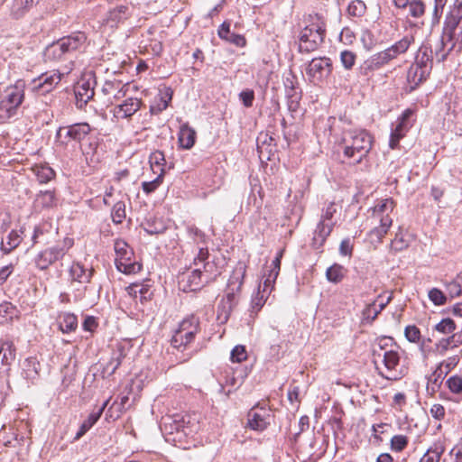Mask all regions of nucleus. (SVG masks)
I'll use <instances>...</instances> for the list:
<instances>
[{
  "instance_id": "bf43d9fd",
  "label": "nucleus",
  "mask_w": 462,
  "mask_h": 462,
  "mask_svg": "<svg viewBox=\"0 0 462 462\" xmlns=\"http://www.w3.org/2000/svg\"><path fill=\"white\" fill-rule=\"evenodd\" d=\"M429 299L437 306L444 305L447 301L446 295L437 288H432L429 291Z\"/></svg>"
},
{
  "instance_id": "37998d69",
  "label": "nucleus",
  "mask_w": 462,
  "mask_h": 462,
  "mask_svg": "<svg viewBox=\"0 0 462 462\" xmlns=\"http://www.w3.org/2000/svg\"><path fill=\"white\" fill-rule=\"evenodd\" d=\"M444 378L445 377L434 371L428 379L426 387L427 393L433 396L437 392H439Z\"/></svg>"
},
{
  "instance_id": "f704fd0d",
  "label": "nucleus",
  "mask_w": 462,
  "mask_h": 462,
  "mask_svg": "<svg viewBox=\"0 0 462 462\" xmlns=\"http://www.w3.org/2000/svg\"><path fill=\"white\" fill-rule=\"evenodd\" d=\"M174 425L176 430H181L186 436L192 435L199 430V423L195 420L191 421V418L188 415L182 416L180 420H174Z\"/></svg>"
},
{
  "instance_id": "412c9836",
  "label": "nucleus",
  "mask_w": 462,
  "mask_h": 462,
  "mask_svg": "<svg viewBox=\"0 0 462 462\" xmlns=\"http://www.w3.org/2000/svg\"><path fill=\"white\" fill-rule=\"evenodd\" d=\"M75 96L77 98V104L80 107L93 97L95 91L93 88V82L90 80L81 79L75 86Z\"/></svg>"
},
{
  "instance_id": "09e8293b",
  "label": "nucleus",
  "mask_w": 462,
  "mask_h": 462,
  "mask_svg": "<svg viewBox=\"0 0 462 462\" xmlns=\"http://www.w3.org/2000/svg\"><path fill=\"white\" fill-rule=\"evenodd\" d=\"M112 220L115 224H121L125 218V204L124 201H117L111 212Z\"/></svg>"
},
{
  "instance_id": "58836bf2",
  "label": "nucleus",
  "mask_w": 462,
  "mask_h": 462,
  "mask_svg": "<svg viewBox=\"0 0 462 462\" xmlns=\"http://www.w3.org/2000/svg\"><path fill=\"white\" fill-rule=\"evenodd\" d=\"M100 419V412H91L77 431L74 440L81 439Z\"/></svg>"
},
{
  "instance_id": "4c0bfd02",
  "label": "nucleus",
  "mask_w": 462,
  "mask_h": 462,
  "mask_svg": "<svg viewBox=\"0 0 462 462\" xmlns=\"http://www.w3.org/2000/svg\"><path fill=\"white\" fill-rule=\"evenodd\" d=\"M182 332H189V336L195 338V336L199 331V321L195 316H190L184 319L177 328Z\"/></svg>"
},
{
  "instance_id": "052dcab7",
  "label": "nucleus",
  "mask_w": 462,
  "mask_h": 462,
  "mask_svg": "<svg viewBox=\"0 0 462 462\" xmlns=\"http://www.w3.org/2000/svg\"><path fill=\"white\" fill-rule=\"evenodd\" d=\"M264 302H265V300L263 299V295H261L260 291H257V292L255 294H254L252 297L251 307H250L251 315L257 314V312L264 305Z\"/></svg>"
},
{
  "instance_id": "6e6d98bb",
  "label": "nucleus",
  "mask_w": 462,
  "mask_h": 462,
  "mask_svg": "<svg viewBox=\"0 0 462 462\" xmlns=\"http://www.w3.org/2000/svg\"><path fill=\"white\" fill-rule=\"evenodd\" d=\"M356 55L351 51H343L340 53V61L346 69H351L356 63Z\"/></svg>"
},
{
  "instance_id": "473e14b6",
  "label": "nucleus",
  "mask_w": 462,
  "mask_h": 462,
  "mask_svg": "<svg viewBox=\"0 0 462 462\" xmlns=\"http://www.w3.org/2000/svg\"><path fill=\"white\" fill-rule=\"evenodd\" d=\"M193 340L194 338L189 336V332L176 329L171 337V345L174 349L183 352Z\"/></svg>"
},
{
  "instance_id": "aec40b11",
  "label": "nucleus",
  "mask_w": 462,
  "mask_h": 462,
  "mask_svg": "<svg viewBox=\"0 0 462 462\" xmlns=\"http://www.w3.org/2000/svg\"><path fill=\"white\" fill-rule=\"evenodd\" d=\"M40 363L35 357H28L22 364V376L28 383L34 384L40 377Z\"/></svg>"
},
{
  "instance_id": "a211bd4d",
  "label": "nucleus",
  "mask_w": 462,
  "mask_h": 462,
  "mask_svg": "<svg viewBox=\"0 0 462 462\" xmlns=\"http://www.w3.org/2000/svg\"><path fill=\"white\" fill-rule=\"evenodd\" d=\"M142 100L136 97H130L125 99L123 103L117 105L114 108V116L117 119L130 118L140 108Z\"/></svg>"
},
{
  "instance_id": "5fc2aeb1",
  "label": "nucleus",
  "mask_w": 462,
  "mask_h": 462,
  "mask_svg": "<svg viewBox=\"0 0 462 462\" xmlns=\"http://www.w3.org/2000/svg\"><path fill=\"white\" fill-rule=\"evenodd\" d=\"M408 438L404 435H395L391 439V449L396 452L402 451L408 445Z\"/></svg>"
},
{
  "instance_id": "c85d7f7f",
  "label": "nucleus",
  "mask_w": 462,
  "mask_h": 462,
  "mask_svg": "<svg viewBox=\"0 0 462 462\" xmlns=\"http://www.w3.org/2000/svg\"><path fill=\"white\" fill-rule=\"evenodd\" d=\"M445 449L443 441L437 440L427 449L420 462H439Z\"/></svg>"
},
{
  "instance_id": "de8ad7c7",
  "label": "nucleus",
  "mask_w": 462,
  "mask_h": 462,
  "mask_svg": "<svg viewBox=\"0 0 462 462\" xmlns=\"http://www.w3.org/2000/svg\"><path fill=\"white\" fill-rule=\"evenodd\" d=\"M124 358L123 352L117 351L112 354L110 361L106 364L104 368V373H107L108 375L113 374L116 370L120 366L122 359Z\"/></svg>"
},
{
  "instance_id": "bb28decb",
  "label": "nucleus",
  "mask_w": 462,
  "mask_h": 462,
  "mask_svg": "<svg viewBox=\"0 0 462 462\" xmlns=\"http://www.w3.org/2000/svg\"><path fill=\"white\" fill-rule=\"evenodd\" d=\"M333 223H324V221L319 222L312 238L311 245L313 248L320 249L323 246L328 236L330 235L333 229Z\"/></svg>"
},
{
  "instance_id": "39448f33",
  "label": "nucleus",
  "mask_w": 462,
  "mask_h": 462,
  "mask_svg": "<svg viewBox=\"0 0 462 462\" xmlns=\"http://www.w3.org/2000/svg\"><path fill=\"white\" fill-rule=\"evenodd\" d=\"M325 32V23L321 17L318 14L310 15L300 33L299 51L307 53L316 51L323 42Z\"/></svg>"
},
{
  "instance_id": "2f4dec72",
  "label": "nucleus",
  "mask_w": 462,
  "mask_h": 462,
  "mask_svg": "<svg viewBox=\"0 0 462 462\" xmlns=\"http://www.w3.org/2000/svg\"><path fill=\"white\" fill-rule=\"evenodd\" d=\"M20 233L23 231L12 230L5 238H2L0 249L4 254L11 253L21 244L23 238Z\"/></svg>"
},
{
  "instance_id": "4468645a",
  "label": "nucleus",
  "mask_w": 462,
  "mask_h": 462,
  "mask_svg": "<svg viewBox=\"0 0 462 462\" xmlns=\"http://www.w3.org/2000/svg\"><path fill=\"white\" fill-rule=\"evenodd\" d=\"M91 131L92 128L88 123H76L68 126L60 127L57 131L56 137L60 138L64 133L65 137L80 142L88 135Z\"/></svg>"
},
{
  "instance_id": "1a4fd4ad",
  "label": "nucleus",
  "mask_w": 462,
  "mask_h": 462,
  "mask_svg": "<svg viewBox=\"0 0 462 462\" xmlns=\"http://www.w3.org/2000/svg\"><path fill=\"white\" fill-rule=\"evenodd\" d=\"M116 254V264L117 269L126 274L137 273L142 269V264L137 262H131L133 251L127 243L122 239H116L114 245Z\"/></svg>"
},
{
  "instance_id": "b1692460",
  "label": "nucleus",
  "mask_w": 462,
  "mask_h": 462,
  "mask_svg": "<svg viewBox=\"0 0 462 462\" xmlns=\"http://www.w3.org/2000/svg\"><path fill=\"white\" fill-rule=\"evenodd\" d=\"M461 19L462 16L459 15V13L450 11L447 14L442 30V35H444V39L453 41H456L457 39V36L456 35V31L458 27Z\"/></svg>"
},
{
  "instance_id": "9b49d317",
  "label": "nucleus",
  "mask_w": 462,
  "mask_h": 462,
  "mask_svg": "<svg viewBox=\"0 0 462 462\" xmlns=\"http://www.w3.org/2000/svg\"><path fill=\"white\" fill-rule=\"evenodd\" d=\"M413 115V110L408 108L402 112L398 117L396 125L392 129L389 146L395 149L402 138H403L410 128L412 126L411 116Z\"/></svg>"
},
{
  "instance_id": "9d476101",
  "label": "nucleus",
  "mask_w": 462,
  "mask_h": 462,
  "mask_svg": "<svg viewBox=\"0 0 462 462\" xmlns=\"http://www.w3.org/2000/svg\"><path fill=\"white\" fill-rule=\"evenodd\" d=\"M381 352H375L374 355L378 357H382L383 364L384 365V370H381L376 367L378 370V374L387 380H397L400 376V372L398 371V367L400 365L401 355L398 347L391 349H384L381 346Z\"/></svg>"
},
{
  "instance_id": "f8f14e48",
  "label": "nucleus",
  "mask_w": 462,
  "mask_h": 462,
  "mask_svg": "<svg viewBox=\"0 0 462 462\" xmlns=\"http://www.w3.org/2000/svg\"><path fill=\"white\" fill-rule=\"evenodd\" d=\"M248 426L254 430L263 431L271 423L272 414L265 407H254L248 412Z\"/></svg>"
},
{
  "instance_id": "ea45409f",
  "label": "nucleus",
  "mask_w": 462,
  "mask_h": 462,
  "mask_svg": "<svg viewBox=\"0 0 462 462\" xmlns=\"http://www.w3.org/2000/svg\"><path fill=\"white\" fill-rule=\"evenodd\" d=\"M459 356H453L443 360L435 369V372L446 377L459 363Z\"/></svg>"
},
{
  "instance_id": "423d86ee",
  "label": "nucleus",
  "mask_w": 462,
  "mask_h": 462,
  "mask_svg": "<svg viewBox=\"0 0 462 462\" xmlns=\"http://www.w3.org/2000/svg\"><path fill=\"white\" fill-rule=\"evenodd\" d=\"M86 41L87 36L84 32H73L50 44L45 49L44 56L46 60L52 61L63 60L68 54L79 50Z\"/></svg>"
},
{
  "instance_id": "864d4df0",
  "label": "nucleus",
  "mask_w": 462,
  "mask_h": 462,
  "mask_svg": "<svg viewBox=\"0 0 462 462\" xmlns=\"http://www.w3.org/2000/svg\"><path fill=\"white\" fill-rule=\"evenodd\" d=\"M448 390L455 394H462V376L452 375L446 381Z\"/></svg>"
},
{
  "instance_id": "c9c22d12",
  "label": "nucleus",
  "mask_w": 462,
  "mask_h": 462,
  "mask_svg": "<svg viewBox=\"0 0 462 462\" xmlns=\"http://www.w3.org/2000/svg\"><path fill=\"white\" fill-rule=\"evenodd\" d=\"M15 359V348L12 341H4L0 345V362L10 365Z\"/></svg>"
},
{
  "instance_id": "dca6fc26",
  "label": "nucleus",
  "mask_w": 462,
  "mask_h": 462,
  "mask_svg": "<svg viewBox=\"0 0 462 462\" xmlns=\"http://www.w3.org/2000/svg\"><path fill=\"white\" fill-rule=\"evenodd\" d=\"M62 74L59 71H51L42 74L33 80V89L42 94L52 90L61 80Z\"/></svg>"
},
{
  "instance_id": "cd10ccee",
  "label": "nucleus",
  "mask_w": 462,
  "mask_h": 462,
  "mask_svg": "<svg viewBox=\"0 0 462 462\" xmlns=\"http://www.w3.org/2000/svg\"><path fill=\"white\" fill-rule=\"evenodd\" d=\"M284 87L288 108L291 111H296L299 107L300 93L297 91L292 79L286 78Z\"/></svg>"
},
{
  "instance_id": "c03bdc74",
  "label": "nucleus",
  "mask_w": 462,
  "mask_h": 462,
  "mask_svg": "<svg viewBox=\"0 0 462 462\" xmlns=\"http://www.w3.org/2000/svg\"><path fill=\"white\" fill-rule=\"evenodd\" d=\"M345 272V268L342 265L335 263L327 269L326 277L329 282L338 283L344 278Z\"/></svg>"
},
{
  "instance_id": "69168bd1",
  "label": "nucleus",
  "mask_w": 462,
  "mask_h": 462,
  "mask_svg": "<svg viewBox=\"0 0 462 462\" xmlns=\"http://www.w3.org/2000/svg\"><path fill=\"white\" fill-rule=\"evenodd\" d=\"M446 4L447 3L434 2V9H433L432 20H431V23L433 26L439 23V20L443 14V9H444Z\"/></svg>"
},
{
  "instance_id": "6e6552de",
  "label": "nucleus",
  "mask_w": 462,
  "mask_h": 462,
  "mask_svg": "<svg viewBox=\"0 0 462 462\" xmlns=\"http://www.w3.org/2000/svg\"><path fill=\"white\" fill-rule=\"evenodd\" d=\"M73 245V239L66 237L61 244L40 252L34 258L36 267L42 271L47 270L55 262L61 260Z\"/></svg>"
},
{
  "instance_id": "338daca9",
  "label": "nucleus",
  "mask_w": 462,
  "mask_h": 462,
  "mask_svg": "<svg viewBox=\"0 0 462 462\" xmlns=\"http://www.w3.org/2000/svg\"><path fill=\"white\" fill-rule=\"evenodd\" d=\"M430 411L431 416L438 420H443L446 414L444 406L439 403L433 404Z\"/></svg>"
},
{
  "instance_id": "20e7f679",
  "label": "nucleus",
  "mask_w": 462,
  "mask_h": 462,
  "mask_svg": "<svg viewBox=\"0 0 462 462\" xmlns=\"http://www.w3.org/2000/svg\"><path fill=\"white\" fill-rule=\"evenodd\" d=\"M394 207L395 203L392 199H383L378 201V203L371 208L372 223L379 224V226H375L368 233V239L371 244L374 245L380 244L387 234L393 224V219L390 217V214L393 212Z\"/></svg>"
},
{
  "instance_id": "13d9d810",
  "label": "nucleus",
  "mask_w": 462,
  "mask_h": 462,
  "mask_svg": "<svg viewBox=\"0 0 462 462\" xmlns=\"http://www.w3.org/2000/svg\"><path fill=\"white\" fill-rule=\"evenodd\" d=\"M247 358V352L245 346H236L230 354V359L232 362L241 363Z\"/></svg>"
},
{
  "instance_id": "a19ab883",
  "label": "nucleus",
  "mask_w": 462,
  "mask_h": 462,
  "mask_svg": "<svg viewBox=\"0 0 462 462\" xmlns=\"http://www.w3.org/2000/svg\"><path fill=\"white\" fill-rule=\"evenodd\" d=\"M149 163L154 173L161 172L162 168L165 170L166 160L164 153L159 150L152 152L149 156Z\"/></svg>"
},
{
  "instance_id": "72a5a7b5",
  "label": "nucleus",
  "mask_w": 462,
  "mask_h": 462,
  "mask_svg": "<svg viewBox=\"0 0 462 462\" xmlns=\"http://www.w3.org/2000/svg\"><path fill=\"white\" fill-rule=\"evenodd\" d=\"M35 207L42 208H50L57 205V198L54 190L40 191L37 194L35 201Z\"/></svg>"
},
{
  "instance_id": "393cba45",
  "label": "nucleus",
  "mask_w": 462,
  "mask_h": 462,
  "mask_svg": "<svg viewBox=\"0 0 462 462\" xmlns=\"http://www.w3.org/2000/svg\"><path fill=\"white\" fill-rule=\"evenodd\" d=\"M413 64H418V67L422 69L431 72L433 65V51L431 46L422 44L418 50Z\"/></svg>"
},
{
  "instance_id": "680f3d73",
  "label": "nucleus",
  "mask_w": 462,
  "mask_h": 462,
  "mask_svg": "<svg viewBox=\"0 0 462 462\" xmlns=\"http://www.w3.org/2000/svg\"><path fill=\"white\" fill-rule=\"evenodd\" d=\"M409 13L414 17H420L425 12V5L421 1H411L409 5Z\"/></svg>"
},
{
  "instance_id": "8fccbe9b",
  "label": "nucleus",
  "mask_w": 462,
  "mask_h": 462,
  "mask_svg": "<svg viewBox=\"0 0 462 462\" xmlns=\"http://www.w3.org/2000/svg\"><path fill=\"white\" fill-rule=\"evenodd\" d=\"M390 246L391 249L395 252L402 251L409 246V242L404 238L401 227L399 228V231L395 234V236L392 240Z\"/></svg>"
},
{
  "instance_id": "f3484780",
  "label": "nucleus",
  "mask_w": 462,
  "mask_h": 462,
  "mask_svg": "<svg viewBox=\"0 0 462 462\" xmlns=\"http://www.w3.org/2000/svg\"><path fill=\"white\" fill-rule=\"evenodd\" d=\"M208 258V248H199V254L197 257L194 259L195 265L202 264V277L205 279V282H208L209 281L215 279L219 272L213 262H206Z\"/></svg>"
},
{
  "instance_id": "49530a36",
  "label": "nucleus",
  "mask_w": 462,
  "mask_h": 462,
  "mask_svg": "<svg viewBox=\"0 0 462 462\" xmlns=\"http://www.w3.org/2000/svg\"><path fill=\"white\" fill-rule=\"evenodd\" d=\"M34 172L41 183H46L55 176L54 171L47 165L36 166Z\"/></svg>"
},
{
  "instance_id": "6ab92c4d",
  "label": "nucleus",
  "mask_w": 462,
  "mask_h": 462,
  "mask_svg": "<svg viewBox=\"0 0 462 462\" xmlns=\"http://www.w3.org/2000/svg\"><path fill=\"white\" fill-rule=\"evenodd\" d=\"M458 38L456 41L446 40L444 39V35L441 34L440 39L435 44L434 49H432L437 61H444L453 50L458 48ZM457 50L458 49H457Z\"/></svg>"
},
{
  "instance_id": "4be33fe9",
  "label": "nucleus",
  "mask_w": 462,
  "mask_h": 462,
  "mask_svg": "<svg viewBox=\"0 0 462 462\" xmlns=\"http://www.w3.org/2000/svg\"><path fill=\"white\" fill-rule=\"evenodd\" d=\"M128 86V84H123L119 80H106L101 90L104 95L108 96L109 99L112 97L115 100H119L125 97Z\"/></svg>"
},
{
  "instance_id": "a878e982",
  "label": "nucleus",
  "mask_w": 462,
  "mask_h": 462,
  "mask_svg": "<svg viewBox=\"0 0 462 462\" xmlns=\"http://www.w3.org/2000/svg\"><path fill=\"white\" fill-rule=\"evenodd\" d=\"M430 72L418 67V64H411L407 71V82L410 91L414 90L421 82L425 81Z\"/></svg>"
},
{
  "instance_id": "603ef678",
  "label": "nucleus",
  "mask_w": 462,
  "mask_h": 462,
  "mask_svg": "<svg viewBox=\"0 0 462 462\" xmlns=\"http://www.w3.org/2000/svg\"><path fill=\"white\" fill-rule=\"evenodd\" d=\"M365 10V4L361 0L352 1L347 7L348 14L354 17H361Z\"/></svg>"
},
{
  "instance_id": "7c9ffc66",
  "label": "nucleus",
  "mask_w": 462,
  "mask_h": 462,
  "mask_svg": "<svg viewBox=\"0 0 462 462\" xmlns=\"http://www.w3.org/2000/svg\"><path fill=\"white\" fill-rule=\"evenodd\" d=\"M69 273L73 281L79 283H88L93 274V269L87 270L80 263H74Z\"/></svg>"
},
{
  "instance_id": "5701e85b",
  "label": "nucleus",
  "mask_w": 462,
  "mask_h": 462,
  "mask_svg": "<svg viewBox=\"0 0 462 462\" xmlns=\"http://www.w3.org/2000/svg\"><path fill=\"white\" fill-rule=\"evenodd\" d=\"M39 0H12L9 5V16L12 19L23 18Z\"/></svg>"
},
{
  "instance_id": "a18cd8bd",
  "label": "nucleus",
  "mask_w": 462,
  "mask_h": 462,
  "mask_svg": "<svg viewBox=\"0 0 462 462\" xmlns=\"http://www.w3.org/2000/svg\"><path fill=\"white\" fill-rule=\"evenodd\" d=\"M164 175L165 170L162 168L161 172L158 173V176L154 180L151 181H143L142 183L143 192L147 195L154 192L163 182Z\"/></svg>"
},
{
  "instance_id": "774afa93",
  "label": "nucleus",
  "mask_w": 462,
  "mask_h": 462,
  "mask_svg": "<svg viewBox=\"0 0 462 462\" xmlns=\"http://www.w3.org/2000/svg\"><path fill=\"white\" fill-rule=\"evenodd\" d=\"M187 231H188L189 236L193 239L194 242H197L198 240L204 242L205 235L197 226H188Z\"/></svg>"
},
{
  "instance_id": "f03ea898",
  "label": "nucleus",
  "mask_w": 462,
  "mask_h": 462,
  "mask_svg": "<svg viewBox=\"0 0 462 462\" xmlns=\"http://www.w3.org/2000/svg\"><path fill=\"white\" fill-rule=\"evenodd\" d=\"M246 273V265L239 262L234 268L230 275L226 288V295L221 299L217 307V319L222 323L226 322L231 312L239 301L241 288L244 283V278Z\"/></svg>"
},
{
  "instance_id": "f257e3e1",
  "label": "nucleus",
  "mask_w": 462,
  "mask_h": 462,
  "mask_svg": "<svg viewBox=\"0 0 462 462\" xmlns=\"http://www.w3.org/2000/svg\"><path fill=\"white\" fill-rule=\"evenodd\" d=\"M331 132L335 144L354 163H360L372 148L373 137L365 129L337 126Z\"/></svg>"
},
{
  "instance_id": "79ce46f5",
  "label": "nucleus",
  "mask_w": 462,
  "mask_h": 462,
  "mask_svg": "<svg viewBox=\"0 0 462 462\" xmlns=\"http://www.w3.org/2000/svg\"><path fill=\"white\" fill-rule=\"evenodd\" d=\"M128 8L125 5H119L110 10L107 14V22L111 23V26L116 25L121 21L126 19Z\"/></svg>"
},
{
  "instance_id": "4d7b16f0",
  "label": "nucleus",
  "mask_w": 462,
  "mask_h": 462,
  "mask_svg": "<svg viewBox=\"0 0 462 462\" xmlns=\"http://www.w3.org/2000/svg\"><path fill=\"white\" fill-rule=\"evenodd\" d=\"M128 294L133 298H137L140 295L141 300L145 299V294L148 292V288L143 284L132 283L127 288Z\"/></svg>"
},
{
  "instance_id": "ddd939ff",
  "label": "nucleus",
  "mask_w": 462,
  "mask_h": 462,
  "mask_svg": "<svg viewBox=\"0 0 462 462\" xmlns=\"http://www.w3.org/2000/svg\"><path fill=\"white\" fill-rule=\"evenodd\" d=\"M307 74L314 79H322L328 77L332 71V61L329 58H314L307 67Z\"/></svg>"
},
{
  "instance_id": "7ed1b4c3",
  "label": "nucleus",
  "mask_w": 462,
  "mask_h": 462,
  "mask_svg": "<svg viewBox=\"0 0 462 462\" xmlns=\"http://www.w3.org/2000/svg\"><path fill=\"white\" fill-rule=\"evenodd\" d=\"M414 42V37L411 34L403 36L400 41L396 42L387 49L372 55L369 59L365 60L360 69L361 72L367 76L370 72L377 70L382 67L389 64L392 60H395L401 54L405 53L411 43Z\"/></svg>"
},
{
  "instance_id": "c756f323",
  "label": "nucleus",
  "mask_w": 462,
  "mask_h": 462,
  "mask_svg": "<svg viewBox=\"0 0 462 462\" xmlns=\"http://www.w3.org/2000/svg\"><path fill=\"white\" fill-rule=\"evenodd\" d=\"M178 141L183 149H190L196 141V131L188 125H182L179 132Z\"/></svg>"
},
{
  "instance_id": "3c124183",
  "label": "nucleus",
  "mask_w": 462,
  "mask_h": 462,
  "mask_svg": "<svg viewBox=\"0 0 462 462\" xmlns=\"http://www.w3.org/2000/svg\"><path fill=\"white\" fill-rule=\"evenodd\" d=\"M456 328V323L450 318L443 319L435 325V330L441 334H451Z\"/></svg>"
},
{
  "instance_id": "e433bc0d",
  "label": "nucleus",
  "mask_w": 462,
  "mask_h": 462,
  "mask_svg": "<svg viewBox=\"0 0 462 462\" xmlns=\"http://www.w3.org/2000/svg\"><path fill=\"white\" fill-rule=\"evenodd\" d=\"M60 329L63 333H69L75 331L78 328V318L72 313H64L60 316L59 320Z\"/></svg>"
},
{
  "instance_id": "2eb2a0df",
  "label": "nucleus",
  "mask_w": 462,
  "mask_h": 462,
  "mask_svg": "<svg viewBox=\"0 0 462 462\" xmlns=\"http://www.w3.org/2000/svg\"><path fill=\"white\" fill-rule=\"evenodd\" d=\"M203 282H205V279L202 277L200 267L183 273L179 280L180 288L183 291H195L200 289Z\"/></svg>"
},
{
  "instance_id": "0e129e2a",
  "label": "nucleus",
  "mask_w": 462,
  "mask_h": 462,
  "mask_svg": "<svg viewBox=\"0 0 462 462\" xmlns=\"http://www.w3.org/2000/svg\"><path fill=\"white\" fill-rule=\"evenodd\" d=\"M239 99L245 107H251L254 100V92L253 89L246 88L240 92Z\"/></svg>"
},
{
  "instance_id": "e2e57ef3",
  "label": "nucleus",
  "mask_w": 462,
  "mask_h": 462,
  "mask_svg": "<svg viewBox=\"0 0 462 462\" xmlns=\"http://www.w3.org/2000/svg\"><path fill=\"white\" fill-rule=\"evenodd\" d=\"M404 335L407 340L412 343H417L420 339V331L414 325H409L404 329Z\"/></svg>"
},
{
  "instance_id": "0eeeda50",
  "label": "nucleus",
  "mask_w": 462,
  "mask_h": 462,
  "mask_svg": "<svg viewBox=\"0 0 462 462\" xmlns=\"http://www.w3.org/2000/svg\"><path fill=\"white\" fill-rule=\"evenodd\" d=\"M24 88L23 81H17L5 89V97L0 101V122H5L17 114L24 99Z\"/></svg>"
}]
</instances>
